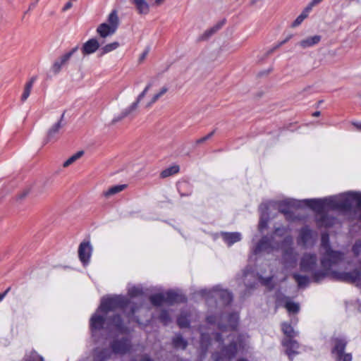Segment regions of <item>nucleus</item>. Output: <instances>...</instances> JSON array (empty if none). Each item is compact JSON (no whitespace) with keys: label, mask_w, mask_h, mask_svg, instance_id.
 I'll use <instances>...</instances> for the list:
<instances>
[{"label":"nucleus","mask_w":361,"mask_h":361,"mask_svg":"<svg viewBox=\"0 0 361 361\" xmlns=\"http://www.w3.org/2000/svg\"><path fill=\"white\" fill-rule=\"evenodd\" d=\"M36 4H37V3H32V4H31L30 5V6H29V9H28V11H30V10L32 9L33 8H35V6H36Z\"/></svg>","instance_id":"59"},{"label":"nucleus","mask_w":361,"mask_h":361,"mask_svg":"<svg viewBox=\"0 0 361 361\" xmlns=\"http://www.w3.org/2000/svg\"><path fill=\"white\" fill-rule=\"evenodd\" d=\"M322 252L321 264L325 269L334 268L343 263L345 259L343 252L333 250L329 245V237L323 233L321 239Z\"/></svg>","instance_id":"3"},{"label":"nucleus","mask_w":361,"mask_h":361,"mask_svg":"<svg viewBox=\"0 0 361 361\" xmlns=\"http://www.w3.org/2000/svg\"><path fill=\"white\" fill-rule=\"evenodd\" d=\"M63 66L64 65L63 63H61V61L58 59L51 66V71L54 74H57L60 72Z\"/></svg>","instance_id":"45"},{"label":"nucleus","mask_w":361,"mask_h":361,"mask_svg":"<svg viewBox=\"0 0 361 361\" xmlns=\"http://www.w3.org/2000/svg\"><path fill=\"white\" fill-rule=\"evenodd\" d=\"M199 293L206 300L207 304L212 306L214 303L218 306H226L233 300L232 294L227 290H224L219 286H214L212 289H202Z\"/></svg>","instance_id":"4"},{"label":"nucleus","mask_w":361,"mask_h":361,"mask_svg":"<svg viewBox=\"0 0 361 361\" xmlns=\"http://www.w3.org/2000/svg\"><path fill=\"white\" fill-rule=\"evenodd\" d=\"M285 307L290 313H297L299 312L300 306L298 303L287 300L285 303Z\"/></svg>","instance_id":"37"},{"label":"nucleus","mask_w":361,"mask_h":361,"mask_svg":"<svg viewBox=\"0 0 361 361\" xmlns=\"http://www.w3.org/2000/svg\"><path fill=\"white\" fill-rule=\"evenodd\" d=\"M220 236L229 247L242 239V235L239 232H221Z\"/></svg>","instance_id":"19"},{"label":"nucleus","mask_w":361,"mask_h":361,"mask_svg":"<svg viewBox=\"0 0 361 361\" xmlns=\"http://www.w3.org/2000/svg\"><path fill=\"white\" fill-rule=\"evenodd\" d=\"M104 43V40H97L95 38H92L83 44L81 51L83 55H90L94 53L99 47Z\"/></svg>","instance_id":"18"},{"label":"nucleus","mask_w":361,"mask_h":361,"mask_svg":"<svg viewBox=\"0 0 361 361\" xmlns=\"http://www.w3.org/2000/svg\"><path fill=\"white\" fill-rule=\"evenodd\" d=\"M267 203L269 205V209L270 207L277 208L281 213L285 214L287 219H290L292 217V213L290 211L292 208L305 207L304 200L300 201L290 198H287L279 202L269 201Z\"/></svg>","instance_id":"8"},{"label":"nucleus","mask_w":361,"mask_h":361,"mask_svg":"<svg viewBox=\"0 0 361 361\" xmlns=\"http://www.w3.org/2000/svg\"><path fill=\"white\" fill-rule=\"evenodd\" d=\"M127 188V185H116L109 188L107 190L104 191L103 194L105 197H109L111 195L117 194Z\"/></svg>","instance_id":"28"},{"label":"nucleus","mask_w":361,"mask_h":361,"mask_svg":"<svg viewBox=\"0 0 361 361\" xmlns=\"http://www.w3.org/2000/svg\"><path fill=\"white\" fill-rule=\"evenodd\" d=\"M312 115L313 116H319L320 115V111H315Z\"/></svg>","instance_id":"61"},{"label":"nucleus","mask_w":361,"mask_h":361,"mask_svg":"<svg viewBox=\"0 0 361 361\" xmlns=\"http://www.w3.org/2000/svg\"><path fill=\"white\" fill-rule=\"evenodd\" d=\"M317 238V232L312 231L308 226H304L300 230L296 241L298 245L303 248H310L315 245Z\"/></svg>","instance_id":"9"},{"label":"nucleus","mask_w":361,"mask_h":361,"mask_svg":"<svg viewBox=\"0 0 361 361\" xmlns=\"http://www.w3.org/2000/svg\"><path fill=\"white\" fill-rule=\"evenodd\" d=\"M280 247V243L274 240L273 236H263L258 243L253 248L252 252L255 255L259 254L261 252L270 253L274 250H277Z\"/></svg>","instance_id":"10"},{"label":"nucleus","mask_w":361,"mask_h":361,"mask_svg":"<svg viewBox=\"0 0 361 361\" xmlns=\"http://www.w3.org/2000/svg\"><path fill=\"white\" fill-rule=\"evenodd\" d=\"M224 315H221L220 317H216L214 315H209L207 317V322L209 324H214L217 322L218 329L221 331V333H224L226 331H234L238 325V315L237 313H231L227 315L226 322L227 324H223L222 321L224 319Z\"/></svg>","instance_id":"6"},{"label":"nucleus","mask_w":361,"mask_h":361,"mask_svg":"<svg viewBox=\"0 0 361 361\" xmlns=\"http://www.w3.org/2000/svg\"><path fill=\"white\" fill-rule=\"evenodd\" d=\"M229 337H231L230 344L221 347L220 352H215L212 354L214 361H231L237 353L238 345L240 348H244L243 336L239 335L235 338L233 334H230Z\"/></svg>","instance_id":"5"},{"label":"nucleus","mask_w":361,"mask_h":361,"mask_svg":"<svg viewBox=\"0 0 361 361\" xmlns=\"http://www.w3.org/2000/svg\"><path fill=\"white\" fill-rule=\"evenodd\" d=\"M347 342L343 338H336L334 346L332 348V354L336 361H352V355L344 352Z\"/></svg>","instance_id":"11"},{"label":"nucleus","mask_w":361,"mask_h":361,"mask_svg":"<svg viewBox=\"0 0 361 361\" xmlns=\"http://www.w3.org/2000/svg\"><path fill=\"white\" fill-rule=\"evenodd\" d=\"M24 361H44V359L35 351H31L29 354L25 355Z\"/></svg>","instance_id":"40"},{"label":"nucleus","mask_w":361,"mask_h":361,"mask_svg":"<svg viewBox=\"0 0 361 361\" xmlns=\"http://www.w3.org/2000/svg\"><path fill=\"white\" fill-rule=\"evenodd\" d=\"M78 47H75L73 48L70 51L62 55L59 59L61 61V63H63V65L66 64L67 62L71 59V57L73 56V54H75L78 51Z\"/></svg>","instance_id":"39"},{"label":"nucleus","mask_w":361,"mask_h":361,"mask_svg":"<svg viewBox=\"0 0 361 361\" xmlns=\"http://www.w3.org/2000/svg\"><path fill=\"white\" fill-rule=\"evenodd\" d=\"M150 302L155 306H160L165 302V295L164 293L154 294L150 296Z\"/></svg>","instance_id":"31"},{"label":"nucleus","mask_w":361,"mask_h":361,"mask_svg":"<svg viewBox=\"0 0 361 361\" xmlns=\"http://www.w3.org/2000/svg\"><path fill=\"white\" fill-rule=\"evenodd\" d=\"M97 34L99 36V41H101V40H104V39L106 37H107L109 36L113 35L116 32V30H114L113 27H110L108 25V23H103L100 24L97 27Z\"/></svg>","instance_id":"21"},{"label":"nucleus","mask_w":361,"mask_h":361,"mask_svg":"<svg viewBox=\"0 0 361 361\" xmlns=\"http://www.w3.org/2000/svg\"><path fill=\"white\" fill-rule=\"evenodd\" d=\"M106 23H108V25L110 27H113L114 30L116 31L118 27L119 20L116 11H111V13L109 15Z\"/></svg>","instance_id":"30"},{"label":"nucleus","mask_w":361,"mask_h":361,"mask_svg":"<svg viewBox=\"0 0 361 361\" xmlns=\"http://www.w3.org/2000/svg\"><path fill=\"white\" fill-rule=\"evenodd\" d=\"M152 86V84L151 82L148 83L147 85V86L145 87V88H148V90L151 88V87Z\"/></svg>","instance_id":"62"},{"label":"nucleus","mask_w":361,"mask_h":361,"mask_svg":"<svg viewBox=\"0 0 361 361\" xmlns=\"http://www.w3.org/2000/svg\"><path fill=\"white\" fill-rule=\"evenodd\" d=\"M298 259V252L293 247H289L283 250L282 259L287 267L295 265Z\"/></svg>","instance_id":"15"},{"label":"nucleus","mask_w":361,"mask_h":361,"mask_svg":"<svg viewBox=\"0 0 361 361\" xmlns=\"http://www.w3.org/2000/svg\"><path fill=\"white\" fill-rule=\"evenodd\" d=\"M187 344V341L179 334L176 335L173 338V345L176 348L185 349Z\"/></svg>","instance_id":"32"},{"label":"nucleus","mask_w":361,"mask_h":361,"mask_svg":"<svg viewBox=\"0 0 361 361\" xmlns=\"http://www.w3.org/2000/svg\"><path fill=\"white\" fill-rule=\"evenodd\" d=\"M128 294L130 299L123 295H115L111 298H103L101 304L96 312L91 317L90 326L93 337L97 336L98 331L103 330L104 327L110 331L126 333L127 327L123 324L119 315L114 314L117 310L123 311L129 321L138 319L134 317V314L141 305V302H135L132 299L142 296V288L138 286H132L128 288Z\"/></svg>","instance_id":"1"},{"label":"nucleus","mask_w":361,"mask_h":361,"mask_svg":"<svg viewBox=\"0 0 361 361\" xmlns=\"http://www.w3.org/2000/svg\"><path fill=\"white\" fill-rule=\"evenodd\" d=\"M293 277L300 288L307 287L311 281L309 276L298 273H294Z\"/></svg>","instance_id":"26"},{"label":"nucleus","mask_w":361,"mask_h":361,"mask_svg":"<svg viewBox=\"0 0 361 361\" xmlns=\"http://www.w3.org/2000/svg\"><path fill=\"white\" fill-rule=\"evenodd\" d=\"M140 361H153L147 355H145L142 357Z\"/></svg>","instance_id":"55"},{"label":"nucleus","mask_w":361,"mask_h":361,"mask_svg":"<svg viewBox=\"0 0 361 361\" xmlns=\"http://www.w3.org/2000/svg\"><path fill=\"white\" fill-rule=\"evenodd\" d=\"M322 102H323V101H322V100L319 101V104H322Z\"/></svg>","instance_id":"64"},{"label":"nucleus","mask_w":361,"mask_h":361,"mask_svg":"<svg viewBox=\"0 0 361 361\" xmlns=\"http://www.w3.org/2000/svg\"><path fill=\"white\" fill-rule=\"evenodd\" d=\"M84 154L83 151H79L76 152L75 154L72 155L69 157L63 164V167H68L72 164H73L75 161L80 159Z\"/></svg>","instance_id":"36"},{"label":"nucleus","mask_w":361,"mask_h":361,"mask_svg":"<svg viewBox=\"0 0 361 361\" xmlns=\"http://www.w3.org/2000/svg\"><path fill=\"white\" fill-rule=\"evenodd\" d=\"M293 237L290 235H286L282 243H281V245H280V247H282L283 250H284V248H287V247H293Z\"/></svg>","instance_id":"41"},{"label":"nucleus","mask_w":361,"mask_h":361,"mask_svg":"<svg viewBox=\"0 0 361 361\" xmlns=\"http://www.w3.org/2000/svg\"><path fill=\"white\" fill-rule=\"evenodd\" d=\"M177 323H178V325L180 328H185V327L188 326V325H189V320H188V319L187 318L186 316H185L183 314H181V315H180L178 317Z\"/></svg>","instance_id":"42"},{"label":"nucleus","mask_w":361,"mask_h":361,"mask_svg":"<svg viewBox=\"0 0 361 361\" xmlns=\"http://www.w3.org/2000/svg\"><path fill=\"white\" fill-rule=\"evenodd\" d=\"M164 0H155V4L157 5L161 4Z\"/></svg>","instance_id":"60"},{"label":"nucleus","mask_w":361,"mask_h":361,"mask_svg":"<svg viewBox=\"0 0 361 361\" xmlns=\"http://www.w3.org/2000/svg\"><path fill=\"white\" fill-rule=\"evenodd\" d=\"M92 247L90 242H82L78 247V257L84 266L89 263Z\"/></svg>","instance_id":"14"},{"label":"nucleus","mask_w":361,"mask_h":361,"mask_svg":"<svg viewBox=\"0 0 361 361\" xmlns=\"http://www.w3.org/2000/svg\"><path fill=\"white\" fill-rule=\"evenodd\" d=\"M111 355L109 349L97 348L93 352V361H106L110 358Z\"/></svg>","instance_id":"22"},{"label":"nucleus","mask_w":361,"mask_h":361,"mask_svg":"<svg viewBox=\"0 0 361 361\" xmlns=\"http://www.w3.org/2000/svg\"><path fill=\"white\" fill-rule=\"evenodd\" d=\"M10 289L11 288H8L4 293L0 294V302H1L4 300L7 293L9 292Z\"/></svg>","instance_id":"53"},{"label":"nucleus","mask_w":361,"mask_h":361,"mask_svg":"<svg viewBox=\"0 0 361 361\" xmlns=\"http://www.w3.org/2000/svg\"><path fill=\"white\" fill-rule=\"evenodd\" d=\"M290 231L288 227H278L274 229V235L279 237H283Z\"/></svg>","instance_id":"44"},{"label":"nucleus","mask_w":361,"mask_h":361,"mask_svg":"<svg viewBox=\"0 0 361 361\" xmlns=\"http://www.w3.org/2000/svg\"><path fill=\"white\" fill-rule=\"evenodd\" d=\"M316 6L315 4H312V1L308 4V6L305 8V10L302 11L303 13H306V16H307L309 13L312 11V8Z\"/></svg>","instance_id":"50"},{"label":"nucleus","mask_w":361,"mask_h":361,"mask_svg":"<svg viewBox=\"0 0 361 361\" xmlns=\"http://www.w3.org/2000/svg\"><path fill=\"white\" fill-rule=\"evenodd\" d=\"M133 3L135 5L139 13L147 14L149 11V4L146 0H132Z\"/></svg>","instance_id":"27"},{"label":"nucleus","mask_w":361,"mask_h":361,"mask_svg":"<svg viewBox=\"0 0 361 361\" xmlns=\"http://www.w3.org/2000/svg\"><path fill=\"white\" fill-rule=\"evenodd\" d=\"M211 339L212 337L209 334L201 331L200 343L204 353L206 352L208 345L210 344Z\"/></svg>","instance_id":"33"},{"label":"nucleus","mask_w":361,"mask_h":361,"mask_svg":"<svg viewBox=\"0 0 361 361\" xmlns=\"http://www.w3.org/2000/svg\"><path fill=\"white\" fill-rule=\"evenodd\" d=\"M317 257L314 253H305L302 256L300 262V269L302 271L309 272L312 274V280L315 283H320L326 277L347 282L356 283L357 285L360 283L361 272L355 269L352 271H336L333 268L325 269L322 266V269H317Z\"/></svg>","instance_id":"2"},{"label":"nucleus","mask_w":361,"mask_h":361,"mask_svg":"<svg viewBox=\"0 0 361 361\" xmlns=\"http://www.w3.org/2000/svg\"><path fill=\"white\" fill-rule=\"evenodd\" d=\"M178 171H179V166L177 165H174V166H170V167L166 169L165 170H164L161 173V176L162 178H166V177H169L170 176L177 173Z\"/></svg>","instance_id":"35"},{"label":"nucleus","mask_w":361,"mask_h":361,"mask_svg":"<svg viewBox=\"0 0 361 361\" xmlns=\"http://www.w3.org/2000/svg\"><path fill=\"white\" fill-rule=\"evenodd\" d=\"M307 16H306V13H303L302 12V13L298 16V18L294 20V22L292 24V26L293 27H297L299 25L301 24V23L307 18Z\"/></svg>","instance_id":"47"},{"label":"nucleus","mask_w":361,"mask_h":361,"mask_svg":"<svg viewBox=\"0 0 361 361\" xmlns=\"http://www.w3.org/2000/svg\"><path fill=\"white\" fill-rule=\"evenodd\" d=\"M321 39L322 37L318 35L308 37L301 40L298 43V45L300 46L302 49H307L317 44L321 41Z\"/></svg>","instance_id":"24"},{"label":"nucleus","mask_w":361,"mask_h":361,"mask_svg":"<svg viewBox=\"0 0 361 361\" xmlns=\"http://www.w3.org/2000/svg\"><path fill=\"white\" fill-rule=\"evenodd\" d=\"M131 348V341L128 338L115 339L111 343V348L114 354L124 355L130 352Z\"/></svg>","instance_id":"12"},{"label":"nucleus","mask_w":361,"mask_h":361,"mask_svg":"<svg viewBox=\"0 0 361 361\" xmlns=\"http://www.w3.org/2000/svg\"><path fill=\"white\" fill-rule=\"evenodd\" d=\"M73 6V4L71 2L68 1L66 4V5L64 6L63 10V11H67L68 9H70L71 7Z\"/></svg>","instance_id":"54"},{"label":"nucleus","mask_w":361,"mask_h":361,"mask_svg":"<svg viewBox=\"0 0 361 361\" xmlns=\"http://www.w3.org/2000/svg\"><path fill=\"white\" fill-rule=\"evenodd\" d=\"M119 47V44L117 42L108 44L101 48L102 54H106L116 49Z\"/></svg>","instance_id":"38"},{"label":"nucleus","mask_w":361,"mask_h":361,"mask_svg":"<svg viewBox=\"0 0 361 361\" xmlns=\"http://www.w3.org/2000/svg\"><path fill=\"white\" fill-rule=\"evenodd\" d=\"M292 35H290L289 37H288L286 39H285L284 40H283L282 42H281L276 47H275L274 49L269 50L267 53V54H270L271 53H272L274 51V49L279 48V47H281V45L284 44L285 43H286L290 38H291Z\"/></svg>","instance_id":"49"},{"label":"nucleus","mask_w":361,"mask_h":361,"mask_svg":"<svg viewBox=\"0 0 361 361\" xmlns=\"http://www.w3.org/2000/svg\"><path fill=\"white\" fill-rule=\"evenodd\" d=\"M273 276H269L267 277H263L261 274H256L253 270H251V268L247 267L243 271V283L245 286L247 288H255L257 281H259L263 286H267L268 288L271 289L273 288V284L271 283Z\"/></svg>","instance_id":"7"},{"label":"nucleus","mask_w":361,"mask_h":361,"mask_svg":"<svg viewBox=\"0 0 361 361\" xmlns=\"http://www.w3.org/2000/svg\"><path fill=\"white\" fill-rule=\"evenodd\" d=\"M353 125L354 126H355L357 129L361 130V122L360 123L353 122Z\"/></svg>","instance_id":"57"},{"label":"nucleus","mask_w":361,"mask_h":361,"mask_svg":"<svg viewBox=\"0 0 361 361\" xmlns=\"http://www.w3.org/2000/svg\"><path fill=\"white\" fill-rule=\"evenodd\" d=\"M260 213V219L258 225V229L262 232L267 227L269 219V205L267 203L262 202L259 207Z\"/></svg>","instance_id":"17"},{"label":"nucleus","mask_w":361,"mask_h":361,"mask_svg":"<svg viewBox=\"0 0 361 361\" xmlns=\"http://www.w3.org/2000/svg\"><path fill=\"white\" fill-rule=\"evenodd\" d=\"M224 23V21H222L221 23L216 25L215 26H214L212 28H211L210 30H207L205 32V35L208 37H210L211 35H212L214 32H216L218 30H219L221 28V27L222 26V25Z\"/></svg>","instance_id":"46"},{"label":"nucleus","mask_w":361,"mask_h":361,"mask_svg":"<svg viewBox=\"0 0 361 361\" xmlns=\"http://www.w3.org/2000/svg\"><path fill=\"white\" fill-rule=\"evenodd\" d=\"M148 91V88H145L143 91L138 95L136 102L140 103V102L144 98Z\"/></svg>","instance_id":"51"},{"label":"nucleus","mask_w":361,"mask_h":361,"mask_svg":"<svg viewBox=\"0 0 361 361\" xmlns=\"http://www.w3.org/2000/svg\"><path fill=\"white\" fill-rule=\"evenodd\" d=\"M147 54H148V50L145 51L142 53V54L141 55L140 60V61L143 60V59L146 57V56L147 55Z\"/></svg>","instance_id":"56"},{"label":"nucleus","mask_w":361,"mask_h":361,"mask_svg":"<svg viewBox=\"0 0 361 361\" xmlns=\"http://www.w3.org/2000/svg\"><path fill=\"white\" fill-rule=\"evenodd\" d=\"M282 345L286 348V354L293 361V356L298 353L299 343L293 338H284Z\"/></svg>","instance_id":"16"},{"label":"nucleus","mask_w":361,"mask_h":361,"mask_svg":"<svg viewBox=\"0 0 361 361\" xmlns=\"http://www.w3.org/2000/svg\"><path fill=\"white\" fill-rule=\"evenodd\" d=\"M238 361H248V360H247L246 359H244V358H241V359L238 360Z\"/></svg>","instance_id":"63"},{"label":"nucleus","mask_w":361,"mask_h":361,"mask_svg":"<svg viewBox=\"0 0 361 361\" xmlns=\"http://www.w3.org/2000/svg\"><path fill=\"white\" fill-rule=\"evenodd\" d=\"M138 104L139 103L137 102H134L130 106L125 109L119 116L114 118V119L112 120V123H116V122L120 121L121 120L124 118L125 117L133 114V113L135 112L138 107Z\"/></svg>","instance_id":"23"},{"label":"nucleus","mask_w":361,"mask_h":361,"mask_svg":"<svg viewBox=\"0 0 361 361\" xmlns=\"http://www.w3.org/2000/svg\"><path fill=\"white\" fill-rule=\"evenodd\" d=\"M214 133V131H212L210 133H209L208 135H207L206 136L197 140L196 143L197 144H202V143H203L206 140H207L209 138H211L213 136Z\"/></svg>","instance_id":"48"},{"label":"nucleus","mask_w":361,"mask_h":361,"mask_svg":"<svg viewBox=\"0 0 361 361\" xmlns=\"http://www.w3.org/2000/svg\"><path fill=\"white\" fill-rule=\"evenodd\" d=\"M37 80V76H32L28 82H27L24 87L23 92L21 95L20 100L22 102H24L26 101V99L29 97L33 84Z\"/></svg>","instance_id":"25"},{"label":"nucleus","mask_w":361,"mask_h":361,"mask_svg":"<svg viewBox=\"0 0 361 361\" xmlns=\"http://www.w3.org/2000/svg\"><path fill=\"white\" fill-rule=\"evenodd\" d=\"M169 88L166 86L162 87L157 94H154L147 106H150L154 104L160 97L167 92Z\"/></svg>","instance_id":"34"},{"label":"nucleus","mask_w":361,"mask_h":361,"mask_svg":"<svg viewBox=\"0 0 361 361\" xmlns=\"http://www.w3.org/2000/svg\"><path fill=\"white\" fill-rule=\"evenodd\" d=\"M63 118V114L61 116V119L54 123L47 131V136L44 140V144L56 142L60 137V130L63 125L61 121Z\"/></svg>","instance_id":"13"},{"label":"nucleus","mask_w":361,"mask_h":361,"mask_svg":"<svg viewBox=\"0 0 361 361\" xmlns=\"http://www.w3.org/2000/svg\"><path fill=\"white\" fill-rule=\"evenodd\" d=\"M164 294L165 295V302L169 305L186 301L185 296L177 291L169 290Z\"/></svg>","instance_id":"20"},{"label":"nucleus","mask_w":361,"mask_h":361,"mask_svg":"<svg viewBox=\"0 0 361 361\" xmlns=\"http://www.w3.org/2000/svg\"><path fill=\"white\" fill-rule=\"evenodd\" d=\"M323 0H312V4L317 5L320 4Z\"/></svg>","instance_id":"58"},{"label":"nucleus","mask_w":361,"mask_h":361,"mask_svg":"<svg viewBox=\"0 0 361 361\" xmlns=\"http://www.w3.org/2000/svg\"><path fill=\"white\" fill-rule=\"evenodd\" d=\"M159 319L165 325L168 324L171 321L169 312L166 310H162L161 312Z\"/></svg>","instance_id":"43"},{"label":"nucleus","mask_w":361,"mask_h":361,"mask_svg":"<svg viewBox=\"0 0 361 361\" xmlns=\"http://www.w3.org/2000/svg\"><path fill=\"white\" fill-rule=\"evenodd\" d=\"M212 336H214V338L215 339V341L219 343V345L222 344L223 339H222V336L221 334L216 333V334H212Z\"/></svg>","instance_id":"52"},{"label":"nucleus","mask_w":361,"mask_h":361,"mask_svg":"<svg viewBox=\"0 0 361 361\" xmlns=\"http://www.w3.org/2000/svg\"><path fill=\"white\" fill-rule=\"evenodd\" d=\"M281 329L283 334L287 336L286 338H293L298 336V332L295 331L291 325L286 322L281 324Z\"/></svg>","instance_id":"29"}]
</instances>
